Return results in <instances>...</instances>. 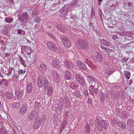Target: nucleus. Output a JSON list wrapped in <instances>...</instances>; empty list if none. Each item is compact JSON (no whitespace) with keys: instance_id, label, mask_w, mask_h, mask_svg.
I'll use <instances>...</instances> for the list:
<instances>
[{"instance_id":"nucleus-1","label":"nucleus","mask_w":134,"mask_h":134,"mask_svg":"<svg viewBox=\"0 0 134 134\" xmlns=\"http://www.w3.org/2000/svg\"><path fill=\"white\" fill-rule=\"evenodd\" d=\"M95 125L98 130L100 131L102 130V127L104 129H106L108 127L107 121L104 120H103L101 121L99 119H96L95 121Z\"/></svg>"},{"instance_id":"nucleus-2","label":"nucleus","mask_w":134,"mask_h":134,"mask_svg":"<svg viewBox=\"0 0 134 134\" xmlns=\"http://www.w3.org/2000/svg\"><path fill=\"white\" fill-rule=\"evenodd\" d=\"M18 16L19 20L20 21L21 25H23L27 22L29 17L27 13L24 12L19 14Z\"/></svg>"},{"instance_id":"nucleus-3","label":"nucleus","mask_w":134,"mask_h":134,"mask_svg":"<svg viewBox=\"0 0 134 134\" xmlns=\"http://www.w3.org/2000/svg\"><path fill=\"white\" fill-rule=\"evenodd\" d=\"M78 47L79 48L83 49L87 46V43L86 41L82 39H80L77 41Z\"/></svg>"},{"instance_id":"nucleus-4","label":"nucleus","mask_w":134,"mask_h":134,"mask_svg":"<svg viewBox=\"0 0 134 134\" xmlns=\"http://www.w3.org/2000/svg\"><path fill=\"white\" fill-rule=\"evenodd\" d=\"M92 59L95 62H102L103 59V57L102 54L99 53H97L95 56H93Z\"/></svg>"},{"instance_id":"nucleus-5","label":"nucleus","mask_w":134,"mask_h":134,"mask_svg":"<svg viewBox=\"0 0 134 134\" xmlns=\"http://www.w3.org/2000/svg\"><path fill=\"white\" fill-rule=\"evenodd\" d=\"M47 46L49 49L52 51H55L57 49L56 45L54 43L51 41L48 42L47 43Z\"/></svg>"},{"instance_id":"nucleus-6","label":"nucleus","mask_w":134,"mask_h":134,"mask_svg":"<svg viewBox=\"0 0 134 134\" xmlns=\"http://www.w3.org/2000/svg\"><path fill=\"white\" fill-rule=\"evenodd\" d=\"M52 77L54 81L56 83H58L60 81V75L57 72L53 71L52 73Z\"/></svg>"},{"instance_id":"nucleus-7","label":"nucleus","mask_w":134,"mask_h":134,"mask_svg":"<svg viewBox=\"0 0 134 134\" xmlns=\"http://www.w3.org/2000/svg\"><path fill=\"white\" fill-rule=\"evenodd\" d=\"M28 109L27 105L26 104H23L20 107L19 112L21 114H24L26 112Z\"/></svg>"},{"instance_id":"nucleus-8","label":"nucleus","mask_w":134,"mask_h":134,"mask_svg":"<svg viewBox=\"0 0 134 134\" xmlns=\"http://www.w3.org/2000/svg\"><path fill=\"white\" fill-rule=\"evenodd\" d=\"M76 78L80 85L82 86L84 85L85 81L83 79L82 76L80 74H77L76 76Z\"/></svg>"},{"instance_id":"nucleus-9","label":"nucleus","mask_w":134,"mask_h":134,"mask_svg":"<svg viewBox=\"0 0 134 134\" xmlns=\"http://www.w3.org/2000/svg\"><path fill=\"white\" fill-rule=\"evenodd\" d=\"M41 119L40 118L36 119L34 123L33 128L34 129H37L39 127L42 122Z\"/></svg>"},{"instance_id":"nucleus-10","label":"nucleus","mask_w":134,"mask_h":134,"mask_svg":"<svg viewBox=\"0 0 134 134\" xmlns=\"http://www.w3.org/2000/svg\"><path fill=\"white\" fill-rule=\"evenodd\" d=\"M24 92L23 91L16 90L15 91V95L18 99H21L23 95Z\"/></svg>"},{"instance_id":"nucleus-11","label":"nucleus","mask_w":134,"mask_h":134,"mask_svg":"<svg viewBox=\"0 0 134 134\" xmlns=\"http://www.w3.org/2000/svg\"><path fill=\"white\" fill-rule=\"evenodd\" d=\"M37 83L38 86L42 87L43 85V79L42 77H40L38 78L37 81Z\"/></svg>"},{"instance_id":"nucleus-12","label":"nucleus","mask_w":134,"mask_h":134,"mask_svg":"<svg viewBox=\"0 0 134 134\" xmlns=\"http://www.w3.org/2000/svg\"><path fill=\"white\" fill-rule=\"evenodd\" d=\"M100 42L102 44L106 46H111V43L108 42L106 40L104 39L101 40Z\"/></svg>"},{"instance_id":"nucleus-13","label":"nucleus","mask_w":134,"mask_h":134,"mask_svg":"<svg viewBox=\"0 0 134 134\" xmlns=\"http://www.w3.org/2000/svg\"><path fill=\"white\" fill-rule=\"evenodd\" d=\"M127 125L129 127H133L134 126V121L130 119H129L127 121Z\"/></svg>"},{"instance_id":"nucleus-14","label":"nucleus","mask_w":134,"mask_h":134,"mask_svg":"<svg viewBox=\"0 0 134 134\" xmlns=\"http://www.w3.org/2000/svg\"><path fill=\"white\" fill-rule=\"evenodd\" d=\"M32 89V84L31 83H29L27 84V91L28 93H30Z\"/></svg>"},{"instance_id":"nucleus-15","label":"nucleus","mask_w":134,"mask_h":134,"mask_svg":"<svg viewBox=\"0 0 134 134\" xmlns=\"http://www.w3.org/2000/svg\"><path fill=\"white\" fill-rule=\"evenodd\" d=\"M5 97L8 99H11L13 98V93L9 92L6 93L5 94Z\"/></svg>"},{"instance_id":"nucleus-16","label":"nucleus","mask_w":134,"mask_h":134,"mask_svg":"<svg viewBox=\"0 0 134 134\" xmlns=\"http://www.w3.org/2000/svg\"><path fill=\"white\" fill-rule=\"evenodd\" d=\"M101 49L104 52L109 53L112 51V50L108 48H105L104 46H102L101 47Z\"/></svg>"},{"instance_id":"nucleus-17","label":"nucleus","mask_w":134,"mask_h":134,"mask_svg":"<svg viewBox=\"0 0 134 134\" xmlns=\"http://www.w3.org/2000/svg\"><path fill=\"white\" fill-rule=\"evenodd\" d=\"M49 82L48 80L47 79L45 78L44 82V87L45 90H46L47 88Z\"/></svg>"},{"instance_id":"nucleus-18","label":"nucleus","mask_w":134,"mask_h":134,"mask_svg":"<svg viewBox=\"0 0 134 134\" xmlns=\"http://www.w3.org/2000/svg\"><path fill=\"white\" fill-rule=\"evenodd\" d=\"M71 76L69 72L66 71L65 72V79L68 80H70L71 78Z\"/></svg>"},{"instance_id":"nucleus-19","label":"nucleus","mask_w":134,"mask_h":134,"mask_svg":"<svg viewBox=\"0 0 134 134\" xmlns=\"http://www.w3.org/2000/svg\"><path fill=\"white\" fill-rule=\"evenodd\" d=\"M118 126L123 129H125L126 127V125L125 122H120L118 124Z\"/></svg>"},{"instance_id":"nucleus-20","label":"nucleus","mask_w":134,"mask_h":134,"mask_svg":"<svg viewBox=\"0 0 134 134\" xmlns=\"http://www.w3.org/2000/svg\"><path fill=\"white\" fill-rule=\"evenodd\" d=\"M63 44L65 47L69 48L71 46V43L69 40H68L65 42H64Z\"/></svg>"},{"instance_id":"nucleus-21","label":"nucleus","mask_w":134,"mask_h":134,"mask_svg":"<svg viewBox=\"0 0 134 134\" xmlns=\"http://www.w3.org/2000/svg\"><path fill=\"white\" fill-rule=\"evenodd\" d=\"M25 51L27 52V55H30L32 52V50L31 49L30 47H26L25 49Z\"/></svg>"},{"instance_id":"nucleus-22","label":"nucleus","mask_w":134,"mask_h":134,"mask_svg":"<svg viewBox=\"0 0 134 134\" xmlns=\"http://www.w3.org/2000/svg\"><path fill=\"white\" fill-rule=\"evenodd\" d=\"M70 87L72 88L76 89L78 87V85L75 82H72L70 85Z\"/></svg>"},{"instance_id":"nucleus-23","label":"nucleus","mask_w":134,"mask_h":134,"mask_svg":"<svg viewBox=\"0 0 134 134\" xmlns=\"http://www.w3.org/2000/svg\"><path fill=\"white\" fill-rule=\"evenodd\" d=\"M53 88L52 87H49L47 90V93L48 96H51L52 94Z\"/></svg>"},{"instance_id":"nucleus-24","label":"nucleus","mask_w":134,"mask_h":134,"mask_svg":"<svg viewBox=\"0 0 134 134\" xmlns=\"http://www.w3.org/2000/svg\"><path fill=\"white\" fill-rule=\"evenodd\" d=\"M77 64L78 67H84L86 66L84 63L80 61H79L77 62Z\"/></svg>"},{"instance_id":"nucleus-25","label":"nucleus","mask_w":134,"mask_h":134,"mask_svg":"<svg viewBox=\"0 0 134 134\" xmlns=\"http://www.w3.org/2000/svg\"><path fill=\"white\" fill-rule=\"evenodd\" d=\"M94 86H91L89 88L90 92L91 94L93 95L94 94Z\"/></svg>"},{"instance_id":"nucleus-26","label":"nucleus","mask_w":134,"mask_h":134,"mask_svg":"<svg viewBox=\"0 0 134 134\" xmlns=\"http://www.w3.org/2000/svg\"><path fill=\"white\" fill-rule=\"evenodd\" d=\"M61 41L63 43L64 42H65L66 41H68V38L66 36L63 35L61 37Z\"/></svg>"},{"instance_id":"nucleus-27","label":"nucleus","mask_w":134,"mask_h":134,"mask_svg":"<svg viewBox=\"0 0 134 134\" xmlns=\"http://www.w3.org/2000/svg\"><path fill=\"white\" fill-rule=\"evenodd\" d=\"M52 65L54 67H56L58 66L59 62L57 60H54L52 62Z\"/></svg>"},{"instance_id":"nucleus-28","label":"nucleus","mask_w":134,"mask_h":134,"mask_svg":"<svg viewBox=\"0 0 134 134\" xmlns=\"http://www.w3.org/2000/svg\"><path fill=\"white\" fill-rule=\"evenodd\" d=\"M3 128L2 126L0 125V134H7L6 131H3Z\"/></svg>"},{"instance_id":"nucleus-29","label":"nucleus","mask_w":134,"mask_h":134,"mask_svg":"<svg viewBox=\"0 0 134 134\" xmlns=\"http://www.w3.org/2000/svg\"><path fill=\"white\" fill-rule=\"evenodd\" d=\"M111 70L109 68H108V69L105 70V72L107 75H110L114 72L113 71H111Z\"/></svg>"},{"instance_id":"nucleus-30","label":"nucleus","mask_w":134,"mask_h":134,"mask_svg":"<svg viewBox=\"0 0 134 134\" xmlns=\"http://www.w3.org/2000/svg\"><path fill=\"white\" fill-rule=\"evenodd\" d=\"M85 131L87 133H89L90 132V128L88 124H86L85 125Z\"/></svg>"},{"instance_id":"nucleus-31","label":"nucleus","mask_w":134,"mask_h":134,"mask_svg":"<svg viewBox=\"0 0 134 134\" xmlns=\"http://www.w3.org/2000/svg\"><path fill=\"white\" fill-rule=\"evenodd\" d=\"M20 104L18 103H15L13 105V107L14 108H18L20 107Z\"/></svg>"},{"instance_id":"nucleus-32","label":"nucleus","mask_w":134,"mask_h":134,"mask_svg":"<svg viewBox=\"0 0 134 134\" xmlns=\"http://www.w3.org/2000/svg\"><path fill=\"white\" fill-rule=\"evenodd\" d=\"M131 73L129 72L128 71H125V74L126 75V77L128 79L130 78V75Z\"/></svg>"},{"instance_id":"nucleus-33","label":"nucleus","mask_w":134,"mask_h":134,"mask_svg":"<svg viewBox=\"0 0 134 134\" xmlns=\"http://www.w3.org/2000/svg\"><path fill=\"white\" fill-rule=\"evenodd\" d=\"M5 21L6 23H10L13 21V19L12 18H6L5 19Z\"/></svg>"},{"instance_id":"nucleus-34","label":"nucleus","mask_w":134,"mask_h":134,"mask_svg":"<svg viewBox=\"0 0 134 134\" xmlns=\"http://www.w3.org/2000/svg\"><path fill=\"white\" fill-rule=\"evenodd\" d=\"M88 81L91 82H95V81L94 79L93 78L92 76H88Z\"/></svg>"},{"instance_id":"nucleus-35","label":"nucleus","mask_w":134,"mask_h":134,"mask_svg":"<svg viewBox=\"0 0 134 134\" xmlns=\"http://www.w3.org/2000/svg\"><path fill=\"white\" fill-rule=\"evenodd\" d=\"M38 112L37 111H34L32 112V115L33 117H36L38 115Z\"/></svg>"},{"instance_id":"nucleus-36","label":"nucleus","mask_w":134,"mask_h":134,"mask_svg":"<svg viewBox=\"0 0 134 134\" xmlns=\"http://www.w3.org/2000/svg\"><path fill=\"white\" fill-rule=\"evenodd\" d=\"M35 106L37 109H38L41 106V103L38 102H36L35 104Z\"/></svg>"},{"instance_id":"nucleus-37","label":"nucleus","mask_w":134,"mask_h":134,"mask_svg":"<svg viewBox=\"0 0 134 134\" xmlns=\"http://www.w3.org/2000/svg\"><path fill=\"white\" fill-rule=\"evenodd\" d=\"M64 64L65 65V66H68V67H69V65L70 64V63L69 62V61L67 60H65L64 62Z\"/></svg>"},{"instance_id":"nucleus-38","label":"nucleus","mask_w":134,"mask_h":134,"mask_svg":"<svg viewBox=\"0 0 134 134\" xmlns=\"http://www.w3.org/2000/svg\"><path fill=\"white\" fill-rule=\"evenodd\" d=\"M19 59H20V62L21 63V64L23 65L24 66V65L25 64V62H24L23 59L20 56L19 57Z\"/></svg>"},{"instance_id":"nucleus-39","label":"nucleus","mask_w":134,"mask_h":134,"mask_svg":"<svg viewBox=\"0 0 134 134\" xmlns=\"http://www.w3.org/2000/svg\"><path fill=\"white\" fill-rule=\"evenodd\" d=\"M67 122L66 121H64L62 124V127L63 128L65 127L67 125Z\"/></svg>"},{"instance_id":"nucleus-40","label":"nucleus","mask_w":134,"mask_h":134,"mask_svg":"<svg viewBox=\"0 0 134 134\" xmlns=\"http://www.w3.org/2000/svg\"><path fill=\"white\" fill-rule=\"evenodd\" d=\"M58 119L57 118H53L54 123L55 124H57L58 123Z\"/></svg>"},{"instance_id":"nucleus-41","label":"nucleus","mask_w":134,"mask_h":134,"mask_svg":"<svg viewBox=\"0 0 134 134\" xmlns=\"http://www.w3.org/2000/svg\"><path fill=\"white\" fill-rule=\"evenodd\" d=\"M74 94L75 96L78 97H80V94L79 92H74Z\"/></svg>"},{"instance_id":"nucleus-42","label":"nucleus","mask_w":134,"mask_h":134,"mask_svg":"<svg viewBox=\"0 0 134 134\" xmlns=\"http://www.w3.org/2000/svg\"><path fill=\"white\" fill-rule=\"evenodd\" d=\"M112 38L113 40H115L117 39L118 37L117 35H114L112 36Z\"/></svg>"},{"instance_id":"nucleus-43","label":"nucleus","mask_w":134,"mask_h":134,"mask_svg":"<svg viewBox=\"0 0 134 134\" xmlns=\"http://www.w3.org/2000/svg\"><path fill=\"white\" fill-rule=\"evenodd\" d=\"M30 57H28V61L30 63H31L32 62H33L34 61V59L33 58H32L31 59H30Z\"/></svg>"},{"instance_id":"nucleus-44","label":"nucleus","mask_w":134,"mask_h":134,"mask_svg":"<svg viewBox=\"0 0 134 134\" xmlns=\"http://www.w3.org/2000/svg\"><path fill=\"white\" fill-rule=\"evenodd\" d=\"M20 70L22 74H24L26 72V70L25 69H20Z\"/></svg>"},{"instance_id":"nucleus-45","label":"nucleus","mask_w":134,"mask_h":134,"mask_svg":"<svg viewBox=\"0 0 134 134\" xmlns=\"http://www.w3.org/2000/svg\"><path fill=\"white\" fill-rule=\"evenodd\" d=\"M104 97L103 95L100 98V100L101 101L103 102L104 101Z\"/></svg>"},{"instance_id":"nucleus-46","label":"nucleus","mask_w":134,"mask_h":134,"mask_svg":"<svg viewBox=\"0 0 134 134\" xmlns=\"http://www.w3.org/2000/svg\"><path fill=\"white\" fill-rule=\"evenodd\" d=\"M41 19L39 18H37L36 19V21L37 23H39L40 22Z\"/></svg>"},{"instance_id":"nucleus-47","label":"nucleus","mask_w":134,"mask_h":134,"mask_svg":"<svg viewBox=\"0 0 134 134\" xmlns=\"http://www.w3.org/2000/svg\"><path fill=\"white\" fill-rule=\"evenodd\" d=\"M128 59H129L127 58H123L122 59V61L123 62H127L128 60Z\"/></svg>"},{"instance_id":"nucleus-48","label":"nucleus","mask_w":134,"mask_h":134,"mask_svg":"<svg viewBox=\"0 0 134 134\" xmlns=\"http://www.w3.org/2000/svg\"><path fill=\"white\" fill-rule=\"evenodd\" d=\"M77 2V0H74L72 1V5H74Z\"/></svg>"},{"instance_id":"nucleus-49","label":"nucleus","mask_w":134,"mask_h":134,"mask_svg":"<svg viewBox=\"0 0 134 134\" xmlns=\"http://www.w3.org/2000/svg\"><path fill=\"white\" fill-rule=\"evenodd\" d=\"M132 3L131 2H129L128 3V5L129 7L132 6Z\"/></svg>"},{"instance_id":"nucleus-50","label":"nucleus","mask_w":134,"mask_h":134,"mask_svg":"<svg viewBox=\"0 0 134 134\" xmlns=\"http://www.w3.org/2000/svg\"><path fill=\"white\" fill-rule=\"evenodd\" d=\"M46 66V65L43 64H42L40 65V67H44Z\"/></svg>"},{"instance_id":"nucleus-51","label":"nucleus","mask_w":134,"mask_h":134,"mask_svg":"<svg viewBox=\"0 0 134 134\" xmlns=\"http://www.w3.org/2000/svg\"><path fill=\"white\" fill-rule=\"evenodd\" d=\"M21 31H23V30H18V33L19 34H21L22 32Z\"/></svg>"},{"instance_id":"nucleus-52","label":"nucleus","mask_w":134,"mask_h":134,"mask_svg":"<svg viewBox=\"0 0 134 134\" xmlns=\"http://www.w3.org/2000/svg\"><path fill=\"white\" fill-rule=\"evenodd\" d=\"M1 44L3 45L4 44H5L4 41L3 40H2L1 41Z\"/></svg>"},{"instance_id":"nucleus-53","label":"nucleus","mask_w":134,"mask_h":134,"mask_svg":"<svg viewBox=\"0 0 134 134\" xmlns=\"http://www.w3.org/2000/svg\"><path fill=\"white\" fill-rule=\"evenodd\" d=\"M5 55H6V56H9L10 55V54L9 53H6L5 54Z\"/></svg>"},{"instance_id":"nucleus-54","label":"nucleus","mask_w":134,"mask_h":134,"mask_svg":"<svg viewBox=\"0 0 134 134\" xmlns=\"http://www.w3.org/2000/svg\"><path fill=\"white\" fill-rule=\"evenodd\" d=\"M81 70H85L86 69V68H81Z\"/></svg>"},{"instance_id":"nucleus-55","label":"nucleus","mask_w":134,"mask_h":134,"mask_svg":"<svg viewBox=\"0 0 134 134\" xmlns=\"http://www.w3.org/2000/svg\"><path fill=\"white\" fill-rule=\"evenodd\" d=\"M50 35L53 38H55L54 36V35H53V34H51Z\"/></svg>"},{"instance_id":"nucleus-56","label":"nucleus","mask_w":134,"mask_h":134,"mask_svg":"<svg viewBox=\"0 0 134 134\" xmlns=\"http://www.w3.org/2000/svg\"><path fill=\"white\" fill-rule=\"evenodd\" d=\"M98 1L99 2H102V0H98Z\"/></svg>"},{"instance_id":"nucleus-57","label":"nucleus","mask_w":134,"mask_h":134,"mask_svg":"<svg viewBox=\"0 0 134 134\" xmlns=\"http://www.w3.org/2000/svg\"><path fill=\"white\" fill-rule=\"evenodd\" d=\"M60 31H62V32H63L64 31V29L63 30H61V29H60Z\"/></svg>"},{"instance_id":"nucleus-58","label":"nucleus","mask_w":134,"mask_h":134,"mask_svg":"<svg viewBox=\"0 0 134 134\" xmlns=\"http://www.w3.org/2000/svg\"><path fill=\"white\" fill-rule=\"evenodd\" d=\"M88 93V92L87 91H86L85 92V94H86V93Z\"/></svg>"},{"instance_id":"nucleus-59","label":"nucleus","mask_w":134,"mask_h":134,"mask_svg":"<svg viewBox=\"0 0 134 134\" xmlns=\"http://www.w3.org/2000/svg\"><path fill=\"white\" fill-rule=\"evenodd\" d=\"M13 69V68H10V70H12Z\"/></svg>"},{"instance_id":"nucleus-60","label":"nucleus","mask_w":134,"mask_h":134,"mask_svg":"<svg viewBox=\"0 0 134 134\" xmlns=\"http://www.w3.org/2000/svg\"><path fill=\"white\" fill-rule=\"evenodd\" d=\"M90 26H92V23H91V24H90Z\"/></svg>"},{"instance_id":"nucleus-61","label":"nucleus","mask_w":134,"mask_h":134,"mask_svg":"<svg viewBox=\"0 0 134 134\" xmlns=\"http://www.w3.org/2000/svg\"><path fill=\"white\" fill-rule=\"evenodd\" d=\"M1 72H0V76L1 77V76L2 75V74H1Z\"/></svg>"},{"instance_id":"nucleus-62","label":"nucleus","mask_w":134,"mask_h":134,"mask_svg":"<svg viewBox=\"0 0 134 134\" xmlns=\"http://www.w3.org/2000/svg\"><path fill=\"white\" fill-rule=\"evenodd\" d=\"M98 5H100V3H98Z\"/></svg>"},{"instance_id":"nucleus-63","label":"nucleus","mask_w":134,"mask_h":134,"mask_svg":"<svg viewBox=\"0 0 134 134\" xmlns=\"http://www.w3.org/2000/svg\"><path fill=\"white\" fill-rule=\"evenodd\" d=\"M14 134H18L16 133H14Z\"/></svg>"},{"instance_id":"nucleus-64","label":"nucleus","mask_w":134,"mask_h":134,"mask_svg":"<svg viewBox=\"0 0 134 134\" xmlns=\"http://www.w3.org/2000/svg\"><path fill=\"white\" fill-rule=\"evenodd\" d=\"M114 134H117V133H115Z\"/></svg>"}]
</instances>
